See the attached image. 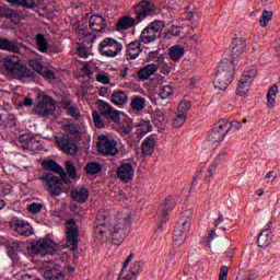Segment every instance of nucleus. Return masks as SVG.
Returning <instances> with one entry per match:
<instances>
[{
	"mask_svg": "<svg viewBox=\"0 0 280 280\" xmlns=\"http://www.w3.org/2000/svg\"><path fill=\"white\" fill-rule=\"evenodd\" d=\"M96 106L102 117L106 119L108 124H113L114 130H117L120 135H130V132H132V120L128 119L127 126H121V112L115 109L110 103L104 100H98Z\"/></svg>",
	"mask_w": 280,
	"mask_h": 280,
	"instance_id": "obj_2",
	"label": "nucleus"
},
{
	"mask_svg": "<svg viewBox=\"0 0 280 280\" xmlns=\"http://www.w3.org/2000/svg\"><path fill=\"white\" fill-rule=\"evenodd\" d=\"M277 93H279V88L277 85H272L267 93V106L268 108H275V104L277 103Z\"/></svg>",
	"mask_w": 280,
	"mask_h": 280,
	"instance_id": "obj_40",
	"label": "nucleus"
},
{
	"mask_svg": "<svg viewBox=\"0 0 280 280\" xmlns=\"http://www.w3.org/2000/svg\"><path fill=\"white\" fill-rule=\"evenodd\" d=\"M135 25H139V22L137 21V18H130L128 15H125L118 20L116 23V30L118 32H122L126 30H130L131 27H135Z\"/></svg>",
	"mask_w": 280,
	"mask_h": 280,
	"instance_id": "obj_25",
	"label": "nucleus"
},
{
	"mask_svg": "<svg viewBox=\"0 0 280 280\" xmlns=\"http://www.w3.org/2000/svg\"><path fill=\"white\" fill-rule=\"evenodd\" d=\"M85 171L88 172V174H100V172H102V165H100V163L97 162H92V163H88L85 166Z\"/></svg>",
	"mask_w": 280,
	"mask_h": 280,
	"instance_id": "obj_47",
	"label": "nucleus"
},
{
	"mask_svg": "<svg viewBox=\"0 0 280 280\" xmlns=\"http://www.w3.org/2000/svg\"><path fill=\"white\" fill-rule=\"evenodd\" d=\"M92 32H104L106 30V20L102 15H92L89 20Z\"/></svg>",
	"mask_w": 280,
	"mask_h": 280,
	"instance_id": "obj_24",
	"label": "nucleus"
},
{
	"mask_svg": "<svg viewBox=\"0 0 280 280\" xmlns=\"http://www.w3.org/2000/svg\"><path fill=\"white\" fill-rule=\"evenodd\" d=\"M180 36V28L179 26L172 25L165 34V38L172 40V38H178Z\"/></svg>",
	"mask_w": 280,
	"mask_h": 280,
	"instance_id": "obj_48",
	"label": "nucleus"
},
{
	"mask_svg": "<svg viewBox=\"0 0 280 280\" xmlns=\"http://www.w3.org/2000/svg\"><path fill=\"white\" fill-rule=\"evenodd\" d=\"M69 246H71V219L66 220V240L60 245L49 238H39L38 241L31 242L27 250L31 255L45 257V255H55L60 248H69Z\"/></svg>",
	"mask_w": 280,
	"mask_h": 280,
	"instance_id": "obj_1",
	"label": "nucleus"
},
{
	"mask_svg": "<svg viewBox=\"0 0 280 280\" xmlns=\"http://www.w3.org/2000/svg\"><path fill=\"white\" fill-rule=\"evenodd\" d=\"M255 80V71H243L236 88V94L244 96Z\"/></svg>",
	"mask_w": 280,
	"mask_h": 280,
	"instance_id": "obj_14",
	"label": "nucleus"
},
{
	"mask_svg": "<svg viewBox=\"0 0 280 280\" xmlns=\"http://www.w3.org/2000/svg\"><path fill=\"white\" fill-rule=\"evenodd\" d=\"M229 267L222 266L219 272V280H229Z\"/></svg>",
	"mask_w": 280,
	"mask_h": 280,
	"instance_id": "obj_62",
	"label": "nucleus"
},
{
	"mask_svg": "<svg viewBox=\"0 0 280 280\" xmlns=\"http://www.w3.org/2000/svg\"><path fill=\"white\" fill-rule=\"evenodd\" d=\"M28 213H33V215H36V213H40L43 211V203L33 202L27 206Z\"/></svg>",
	"mask_w": 280,
	"mask_h": 280,
	"instance_id": "obj_55",
	"label": "nucleus"
},
{
	"mask_svg": "<svg viewBox=\"0 0 280 280\" xmlns=\"http://www.w3.org/2000/svg\"><path fill=\"white\" fill-rule=\"evenodd\" d=\"M232 50L231 56L232 60H237L241 54H244V42L241 38H235L231 44Z\"/></svg>",
	"mask_w": 280,
	"mask_h": 280,
	"instance_id": "obj_31",
	"label": "nucleus"
},
{
	"mask_svg": "<svg viewBox=\"0 0 280 280\" xmlns=\"http://www.w3.org/2000/svg\"><path fill=\"white\" fill-rule=\"evenodd\" d=\"M5 75L8 78L20 80L26 84H30V82H36V72L32 71H7Z\"/></svg>",
	"mask_w": 280,
	"mask_h": 280,
	"instance_id": "obj_20",
	"label": "nucleus"
},
{
	"mask_svg": "<svg viewBox=\"0 0 280 280\" xmlns=\"http://www.w3.org/2000/svg\"><path fill=\"white\" fill-rule=\"evenodd\" d=\"M176 207V201L172 199V196H168L164 200V205L160 207V212L162 214V222L165 224L167 222V215H170V211H172Z\"/></svg>",
	"mask_w": 280,
	"mask_h": 280,
	"instance_id": "obj_29",
	"label": "nucleus"
},
{
	"mask_svg": "<svg viewBox=\"0 0 280 280\" xmlns=\"http://www.w3.org/2000/svg\"><path fill=\"white\" fill-rule=\"evenodd\" d=\"M272 11H262V15L259 20L260 23V27H267L268 23H270V21H272Z\"/></svg>",
	"mask_w": 280,
	"mask_h": 280,
	"instance_id": "obj_50",
	"label": "nucleus"
},
{
	"mask_svg": "<svg viewBox=\"0 0 280 280\" xmlns=\"http://www.w3.org/2000/svg\"><path fill=\"white\" fill-rule=\"evenodd\" d=\"M72 34L78 40H80L75 43L74 54L79 56V58H89V50H86V45L84 42L88 40V43H95L97 35L86 32L84 20H81L79 23H74L72 25Z\"/></svg>",
	"mask_w": 280,
	"mask_h": 280,
	"instance_id": "obj_3",
	"label": "nucleus"
},
{
	"mask_svg": "<svg viewBox=\"0 0 280 280\" xmlns=\"http://www.w3.org/2000/svg\"><path fill=\"white\" fill-rule=\"evenodd\" d=\"M42 180L44 183V187L50 196H60L62 194V179L58 178V176L46 173L42 175Z\"/></svg>",
	"mask_w": 280,
	"mask_h": 280,
	"instance_id": "obj_11",
	"label": "nucleus"
},
{
	"mask_svg": "<svg viewBox=\"0 0 280 280\" xmlns=\"http://www.w3.org/2000/svg\"><path fill=\"white\" fill-rule=\"evenodd\" d=\"M231 131V125L226 120H220L214 124L212 130L208 133V140L212 142L224 141V138Z\"/></svg>",
	"mask_w": 280,
	"mask_h": 280,
	"instance_id": "obj_13",
	"label": "nucleus"
},
{
	"mask_svg": "<svg viewBox=\"0 0 280 280\" xmlns=\"http://www.w3.org/2000/svg\"><path fill=\"white\" fill-rule=\"evenodd\" d=\"M233 78H235V72L233 71H218L214 78L217 89H220V91H226V89H229V84L233 82Z\"/></svg>",
	"mask_w": 280,
	"mask_h": 280,
	"instance_id": "obj_17",
	"label": "nucleus"
},
{
	"mask_svg": "<svg viewBox=\"0 0 280 280\" xmlns=\"http://www.w3.org/2000/svg\"><path fill=\"white\" fill-rule=\"evenodd\" d=\"M45 280H65V273L56 267L45 269L44 271Z\"/></svg>",
	"mask_w": 280,
	"mask_h": 280,
	"instance_id": "obj_32",
	"label": "nucleus"
},
{
	"mask_svg": "<svg viewBox=\"0 0 280 280\" xmlns=\"http://www.w3.org/2000/svg\"><path fill=\"white\" fill-rule=\"evenodd\" d=\"M57 143L65 154H71V136L66 135L61 138L56 137Z\"/></svg>",
	"mask_w": 280,
	"mask_h": 280,
	"instance_id": "obj_34",
	"label": "nucleus"
},
{
	"mask_svg": "<svg viewBox=\"0 0 280 280\" xmlns=\"http://www.w3.org/2000/svg\"><path fill=\"white\" fill-rule=\"evenodd\" d=\"M22 49H27L23 43L12 42L8 38L0 37V49L2 51H10L11 54H21Z\"/></svg>",
	"mask_w": 280,
	"mask_h": 280,
	"instance_id": "obj_18",
	"label": "nucleus"
},
{
	"mask_svg": "<svg viewBox=\"0 0 280 280\" xmlns=\"http://www.w3.org/2000/svg\"><path fill=\"white\" fill-rule=\"evenodd\" d=\"M185 121H187V116L176 112L175 118L173 119L174 128H182V126H185Z\"/></svg>",
	"mask_w": 280,
	"mask_h": 280,
	"instance_id": "obj_51",
	"label": "nucleus"
},
{
	"mask_svg": "<svg viewBox=\"0 0 280 280\" xmlns=\"http://www.w3.org/2000/svg\"><path fill=\"white\" fill-rule=\"evenodd\" d=\"M3 67L7 71H27L26 67H23L19 56L9 55L3 59Z\"/></svg>",
	"mask_w": 280,
	"mask_h": 280,
	"instance_id": "obj_19",
	"label": "nucleus"
},
{
	"mask_svg": "<svg viewBox=\"0 0 280 280\" xmlns=\"http://www.w3.org/2000/svg\"><path fill=\"white\" fill-rule=\"evenodd\" d=\"M95 224L103 229L110 226V214L106 211H100L97 213Z\"/></svg>",
	"mask_w": 280,
	"mask_h": 280,
	"instance_id": "obj_35",
	"label": "nucleus"
},
{
	"mask_svg": "<svg viewBox=\"0 0 280 280\" xmlns=\"http://www.w3.org/2000/svg\"><path fill=\"white\" fill-rule=\"evenodd\" d=\"M235 60L237 59H232V61L225 59L224 61H221L219 69H222V71H235V69H237V63H235Z\"/></svg>",
	"mask_w": 280,
	"mask_h": 280,
	"instance_id": "obj_44",
	"label": "nucleus"
},
{
	"mask_svg": "<svg viewBox=\"0 0 280 280\" xmlns=\"http://www.w3.org/2000/svg\"><path fill=\"white\" fill-rule=\"evenodd\" d=\"M124 49L121 43L117 42L112 37L104 38L98 45V51L102 56L106 58H115Z\"/></svg>",
	"mask_w": 280,
	"mask_h": 280,
	"instance_id": "obj_8",
	"label": "nucleus"
},
{
	"mask_svg": "<svg viewBox=\"0 0 280 280\" xmlns=\"http://www.w3.org/2000/svg\"><path fill=\"white\" fill-rule=\"evenodd\" d=\"M10 19L11 21H14L16 19V12L14 10L8 8V5L4 7V11L2 13V19Z\"/></svg>",
	"mask_w": 280,
	"mask_h": 280,
	"instance_id": "obj_58",
	"label": "nucleus"
},
{
	"mask_svg": "<svg viewBox=\"0 0 280 280\" xmlns=\"http://www.w3.org/2000/svg\"><path fill=\"white\" fill-rule=\"evenodd\" d=\"M110 102L114 106H126L128 104V94L125 91L116 90L112 93Z\"/></svg>",
	"mask_w": 280,
	"mask_h": 280,
	"instance_id": "obj_28",
	"label": "nucleus"
},
{
	"mask_svg": "<svg viewBox=\"0 0 280 280\" xmlns=\"http://www.w3.org/2000/svg\"><path fill=\"white\" fill-rule=\"evenodd\" d=\"M71 117L77 121H82V114L80 113V109L78 107H71Z\"/></svg>",
	"mask_w": 280,
	"mask_h": 280,
	"instance_id": "obj_61",
	"label": "nucleus"
},
{
	"mask_svg": "<svg viewBox=\"0 0 280 280\" xmlns=\"http://www.w3.org/2000/svg\"><path fill=\"white\" fill-rule=\"evenodd\" d=\"M20 148L24 150V152H34V154H38L43 150V145L40 141L36 140V137L33 133H23L19 137Z\"/></svg>",
	"mask_w": 280,
	"mask_h": 280,
	"instance_id": "obj_12",
	"label": "nucleus"
},
{
	"mask_svg": "<svg viewBox=\"0 0 280 280\" xmlns=\"http://www.w3.org/2000/svg\"><path fill=\"white\" fill-rule=\"evenodd\" d=\"M191 108V102L189 101H182L177 106V113L187 117V113Z\"/></svg>",
	"mask_w": 280,
	"mask_h": 280,
	"instance_id": "obj_49",
	"label": "nucleus"
},
{
	"mask_svg": "<svg viewBox=\"0 0 280 280\" xmlns=\"http://www.w3.org/2000/svg\"><path fill=\"white\" fill-rule=\"evenodd\" d=\"M36 43H37V47H38L39 51L45 54V51H47V39L45 38V35L37 34Z\"/></svg>",
	"mask_w": 280,
	"mask_h": 280,
	"instance_id": "obj_52",
	"label": "nucleus"
},
{
	"mask_svg": "<svg viewBox=\"0 0 280 280\" xmlns=\"http://www.w3.org/2000/svg\"><path fill=\"white\" fill-rule=\"evenodd\" d=\"M272 223H268L266 228L258 235V246L260 248H266V246H270L272 242Z\"/></svg>",
	"mask_w": 280,
	"mask_h": 280,
	"instance_id": "obj_22",
	"label": "nucleus"
},
{
	"mask_svg": "<svg viewBox=\"0 0 280 280\" xmlns=\"http://www.w3.org/2000/svg\"><path fill=\"white\" fill-rule=\"evenodd\" d=\"M158 36L147 26L143 28V31L140 34V40L141 43H144V45H148L150 43H154V40H158Z\"/></svg>",
	"mask_w": 280,
	"mask_h": 280,
	"instance_id": "obj_37",
	"label": "nucleus"
},
{
	"mask_svg": "<svg viewBox=\"0 0 280 280\" xmlns=\"http://www.w3.org/2000/svg\"><path fill=\"white\" fill-rule=\"evenodd\" d=\"M71 196L75 202L84 203L89 200V189L84 186H78L72 190Z\"/></svg>",
	"mask_w": 280,
	"mask_h": 280,
	"instance_id": "obj_30",
	"label": "nucleus"
},
{
	"mask_svg": "<svg viewBox=\"0 0 280 280\" xmlns=\"http://www.w3.org/2000/svg\"><path fill=\"white\" fill-rule=\"evenodd\" d=\"M42 167L46 170V172L58 174L65 183H71V160L66 161V172L65 168L54 160H43Z\"/></svg>",
	"mask_w": 280,
	"mask_h": 280,
	"instance_id": "obj_6",
	"label": "nucleus"
},
{
	"mask_svg": "<svg viewBox=\"0 0 280 280\" xmlns=\"http://www.w3.org/2000/svg\"><path fill=\"white\" fill-rule=\"evenodd\" d=\"M142 270L143 261L138 260L132 264L128 270L126 268H121L118 280H137L139 275H141Z\"/></svg>",
	"mask_w": 280,
	"mask_h": 280,
	"instance_id": "obj_15",
	"label": "nucleus"
},
{
	"mask_svg": "<svg viewBox=\"0 0 280 280\" xmlns=\"http://www.w3.org/2000/svg\"><path fill=\"white\" fill-rule=\"evenodd\" d=\"M194 218V211L186 209L182 212L178 224L174 230L173 242L176 246H183L185 240H187V233L191 229V219Z\"/></svg>",
	"mask_w": 280,
	"mask_h": 280,
	"instance_id": "obj_4",
	"label": "nucleus"
},
{
	"mask_svg": "<svg viewBox=\"0 0 280 280\" xmlns=\"http://www.w3.org/2000/svg\"><path fill=\"white\" fill-rule=\"evenodd\" d=\"M38 100L33 108L34 115H38V117H51L56 113V100L47 94L38 95Z\"/></svg>",
	"mask_w": 280,
	"mask_h": 280,
	"instance_id": "obj_7",
	"label": "nucleus"
},
{
	"mask_svg": "<svg viewBox=\"0 0 280 280\" xmlns=\"http://www.w3.org/2000/svg\"><path fill=\"white\" fill-rule=\"evenodd\" d=\"M167 119L165 118V113L161 109H156L155 113L152 116V122L155 126H163Z\"/></svg>",
	"mask_w": 280,
	"mask_h": 280,
	"instance_id": "obj_43",
	"label": "nucleus"
},
{
	"mask_svg": "<svg viewBox=\"0 0 280 280\" xmlns=\"http://www.w3.org/2000/svg\"><path fill=\"white\" fill-rule=\"evenodd\" d=\"M156 147V136L151 135L147 137L142 141V154L144 156H151V154L154 152V148Z\"/></svg>",
	"mask_w": 280,
	"mask_h": 280,
	"instance_id": "obj_27",
	"label": "nucleus"
},
{
	"mask_svg": "<svg viewBox=\"0 0 280 280\" xmlns=\"http://www.w3.org/2000/svg\"><path fill=\"white\" fill-rule=\"evenodd\" d=\"M9 3H14L15 5H22V8H34L36 5V0H7Z\"/></svg>",
	"mask_w": 280,
	"mask_h": 280,
	"instance_id": "obj_53",
	"label": "nucleus"
},
{
	"mask_svg": "<svg viewBox=\"0 0 280 280\" xmlns=\"http://www.w3.org/2000/svg\"><path fill=\"white\" fill-rule=\"evenodd\" d=\"M96 147L100 154H103L104 156H115L119 152V149H117V141L108 138L106 135L98 136Z\"/></svg>",
	"mask_w": 280,
	"mask_h": 280,
	"instance_id": "obj_10",
	"label": "nucleus"
},
{
	"mask_svg": "<svg viewBox=\"0 0 280 280\" xmlns=\"http://www.w3.org/2000/svg\"><path fill=\"white\" fill-rule=\"evenodd\" d=\"M130 221L127 218L116 217L114 219V224L110 229H108L112 235V242L115 246H119L124 244L126 237H128V226Z\"/></svg>",
	"mask_w": 280,
	"mask_h": 280,
	"instance_id": "obj_5",
	"label": "nucleus"
},
{
	"mask_svg": "<svg viewBox=\"0 0 280 280\" xmlns=\"http://www.w3.org/2000/svg\"><path fill=\"white\" fill-rule=\"evenodd\" d=\"M131 108L132 110H137L138 113L145 108V98L142 96H135L131 100Z\"/></svg>",
	"mask_w": 280,
	"mask_h": 280,
	"instance_id": "obj_42",
	"label": "nucleus"
},
{
	"mask_svg": "<svg viewBox=\"0 0 280 280\" xmlns=\"http://www.w3.org/2000/svg\"><path fill=\"white\" fill-rule=\"evenodd\" d=\"M133 12L138 23L145 21L148 16H153L156 13V5L150 0H141L139 3L133 5Z\"/></svg>",
	"mask_w": 280,
	"mask_h": 280,
	"instance_id": "obj_9",
	"label": "nucleus"
},
{
	"mask_svg": "<svg viewBox=\"0 0 280 280\" xmlns=\"http://www.w3.org/2000/svg\"><path fill=\"white\" fill-rule=\"evenodd\" d=\"M71 139L74 143H72L71 147V154H78V150H80V148L78 147L79 141H82V127L80 126H75L72 125L71 126Z\"/></svg>",
	"mask_w": 280,
	"mask_h": 280,
	"instance_id": "obj_26",
	"label": "nucleus"
},
{
	"mask_svg": "<svg viewBox=\"0 0 280 280\" xmlns=\"http://www.w3.org/2000/svg\"><path fill=\"white\" fill-rule=\"evenodd\" d=\"M148 132H152V124L150 121H141L138 124L136 135L143 137V135H148Z\"/></svg>",
	"mask_w": 280,
	"mask_h": 280,
	"instance_id": "obj_41",
	"label": "nucleus"
},
{
	"mask_svg": "<svg viewBox=\"0 0 280 280\" xmlns=\"http://www.w3.org/2000/svg\"><path fill=\"white\" fill-rule=\"evenodd\" d=\"M131 70H138V71H159V63H150L144 66L143 68H125V71Z\"/></svg>",
	"mask_w": 280,
	"mask_h": 280,
	"instance_id": "obj_56",
	"label": "nucleus"
},
{
	"mask_svg": "<svg viewBox=\"0 0 280 280\" xmlns=\"http://www.w3.org/2000/svg\"><path fill=\"white\" fill-rule=\"evenodd\" d=\"M138 80L144 82V80H156L154 71H138Z\"/></svg>",
	"mask_w": 280,
	"mask_h": 280,
	"instance_id": "obj_54",
	"label": "nucleus"
},
{
	"mask_svg": "<svg viewBox=\"0 0 280 280\" xmlns=\"http://www.w3.org/2000/svg\"><path fill=\"white\" fill-rule=\"evenodd\" d=\"M14 229L19 233V235H22L24 237H30V235H34V228H32V225L24 220H15Z\"/></svg>",
	"mask_w": 280,
	"mask_h": 280,
	"instance_id": "obj_23",
	"label": "nucleus"
},
{
	"mask_svg": "<svg viewBox=\"0 0 280 280\" xmlns=\"http://www.w3.org/2000/svg\"><path fill=\"white\" fill-rule=\"evenodd\" d=\"M28 66L33 71H40L43 69V63H40V60L38 59H31L28 60Z\"/></svg>",
	"mask_w": 280,
	"mask_h": 280,
	"instance_id": "obj_60",
	"label": "nucleus"
},
{
	"mask_svg": "<svg viewBox=\"0 0 280 280\" xmlns=\"http://www.w3.org/2000/svg\"><path fill=\"white\" fill-rule=\"evenodd\" d=\"M104 116L100 113V109L92 112V119L94 122V126L96 128H104L106 125L104 124Z\"/></svg>",
	"mask_w": 280,
	"mask_h": 280,
	"instance_id": "obj_45",
	"label": "nucleus"
},
{
	"mask_svg": "<svg viewBox=\"0 0 280 280\" xmlns=\"http://www.w3.org/2000/svg\"><path fill=\"white\" fill-rule=\"evenodd\" d=\"M10 259H12L13 264H19L21 258L19 257V252H8Z\"/></svg>",
	"mask_w": 280,
	"mask_h": 280,
	"instance_id": "obj_64",
	"label": "nucleus"
},
{
	"mask_svg": "<svg viewBox=\"0 0 280 280\" xmlns=\"http://www.w3.org/2000/svg\"><path fill=\"white\" fill-rule=\"evenodd\" d=\"M80 228L78 224H75V220H71V253H72V259L75 261V259H79L80 255H82V249L78 247V244H80Z\"/></svg>",
	"mask_w": 280,
	"mask_h": 280,
	"instance_id": "obj_16",
	"label": "nucleus"
},
{
	"mask_svg": "<svg viewBox=\"0 0 280 280\" xmlns=\"http://www.w3.org/2000/svg\"><path fill=\"white\" fill-rule=\"evenodd\" d=\"M37 73L42 75V78H44L45 80H48V82L58 80L54 71H37Z\"/></svg>",
	"mask_w": 280,
	"mask_h": 280,
	"instance_id": "obj_57",
	"label": "nucleus"
},
{
	"mask_svg": "<svg viewBox=\"0 0 280 280\" xmlns=\"http://www.w3.org/2000/svg\"><path fill=\"white\" fill-rule=\"evenodd\" d=\"M139 54H141V42L135 40L129 43L127 47V56L130 58V60L138 58Z\"/></svg>",
	"mask_w": 280,
	"mask_h": 280,
	"instance_id": "obj_33",
	"label": "nucleus"
},
{
	"mask_svg": "<svg viewBox=\"0 0 280 280\" xmlns=\"http://www.w3.org/2000/svg\"><path fill=\"white\" fill-rule=\"evenodd\" d=\"M215 170H218V162H213L209 167H208V172L206 174V178L207 180H211V178L213 177V175L215 174Z\"/></svg>",
	"mask_w": 280,
	"mask_h": 280,
	"instance_id": "obj_59",
	"label": "nucleus"
},
{
	"mask_svg": "<svg viewBox=\"0 0 280 280\" xmlns=\"http://www.w3.org/2000/svg\"><path fill=\"white\" fill-rule=\"evenodd\" d=\"M168 56L171 60H174V62H178L183 56H185V48L180 45L172 46L168 49Z\"/></svg>",
	"mask_w": 280,
	"mask_h": 280,
	"instance_id": "obj_36",
	"label": "nucleus"
},
{
	"mask_svg": "<svg viewBox=\"0 0 280 280\" xmlns=\"http://www.w3.org/2000/svg\"><path fill=\"white\" fill-rule=\"evenodd\" d=\"M148 28L159 38L163 34V30H165V22L155 20L148 25Z\"/></svg>",
	"mask_w": 280,
	"mask_h": 280,
	"instance_id": "obj_38",
	"label": "nucleus"
},
{
	"mask_svg": "<svg viewBox=\"0 0 280 280\" xmlns=\"http://www.w3.org/2000/svg\"><path fill=\"white\" fill-rule=\"evenodd\" d=\"M116 174L122 183H128L135 178V168L132 167V164L125 163L118 167Z\"/></svg>",
	"mask_w": 280,
	"mask_h": 280,
	"instance_id": "obj_21",
	"label": "nucleus"
},
{
	"mask_svg": "<svg viewBox=\"0 0 280 280\" xmlns=\"http://www.w3.org/2000/svg\"><path fill=\"white\" fill-rule=\"evenodd\" d=\"M108 228H100V226H96L95 228V235H96V238L100 240V242H108V238L110 236H108Z\"/></svg>",
	"mask_w": 280,
	"mask_h": 280,
	"instance_id": "obj_46",
	"label": "nucleus"
},
{
	"mask_svg": "<svg viewBox=\"0 0 280 280\" xmlns=\"http://www.w3.org/2000/svg\"><path fill=\"white\" fill-rule=\"evenodd\" d=\"M156 95L160 100H170L174 95V88L172 85H161L156 91Z\"/></svg>",
	"mask_w": 280,
	"mask_h": 280,
	"instance_id": "obj_39",
	"label": "nucleus"
},
{
	"mask_svg": "<svg viewBox=\"0 0 280 280\" xmlns=\"http://www.w3.org/2000/svg\"><path fill=\"white\" fill-rule=\"evenodd\" d=\"M96 81L101 82V84H108V82H110V79L106 74L98 73L96 75Z\"/></svg>",
	"mask_w": 280,
	"mask_h": 280,
	"instance_id": "obj_63",
	"label": "nucleus"
}]
</instances>
